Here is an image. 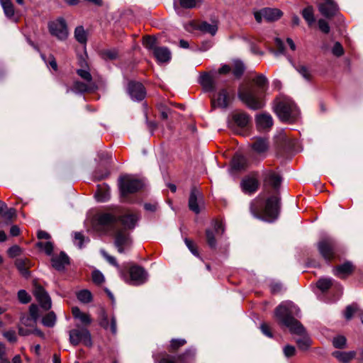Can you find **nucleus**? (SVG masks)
Instances as JSON below:
<instances>
[{"instance_id": "17", "label": "nucleus", "mask_w": 363, "mask_h": 363, "mask_svg": "<svg viewBox=\"0 0 363 363\" xmlns=\"http://www.w3.org/2000/svg\"><path fill=\"white\" fill-rule=\"evenodd\" d=\"M34 295L40 306L45 310H49L52 306L51 298L46 291L40 286H37Z\"/></svg>"}, {"instance_id": "28", "label": "nucleus", "mask_w": 363, "mask_h": 363, "mask_svg": "<svg viewBox=\"0 0 363 363\" xmlns=\"http://www.w3.org/2000/svg\"><path fill=\"white\" fill-rule=\"evenodd\" d=\"M256 123L259 128L266 129L273 125V120L271 115L262 113L256 116Z\"/></svg>"}, {"instance_id": "47", "label": "nucleus", "mask_w": 363, "mask_h": 363, "mask_svg": "<svg viewBox=\"0 0 363 363\" xmlns=\"http://www.w3.org/2000/svg\"><path fill=\"white\" fill-rule=\"evenodd\" d=\"M245 66L242 62L240 60H235L234 62L233 74L237 77H240L244 72Z\"/></svg>"}, {"instance_id": "40", "label": "nucleus", "mask_w": 363, "mask_h": 363, "mask_svg": "<svg viewBox=\"0 0 363 363\" xmlns=\"http://www.w3.org/2000/svg\"><path fill=\"white\" fill-rule=\"evenodd\" d=\"M334 280L332 278H321L317 282V287L322 291H327L333 286Z\"/></svg>"}, {"instance_id": "12", "label": "nucleus", "mask_w": 363, "mask_h": 363, "mask_svg": "<svg viewBox=\"0 0 363 363\" xmlns=\"http://www.w3.org/2000/svg\"><path fill=\"white\" fill-rule=\"evenodd\" d=\"M127 91L133 101H140L146 96V91L140 82H130L128 84Z\"/></svg>"}, {"instance_id": "30", "label": "nucleus", "mask_w": 363, "mask_h": 363, "mask_svg": "<svg viewBox=\"0 0 363 363\" xmlns=\"http://www.w3.org/2000/svg\"><path fill=\"white\" fill-rule=\"evenodd\" d=\"M198 29L203 33L210 34L213 36L218 31V24L216 22L209 23L206 21H203L198 26Z\"/></svg>"}, {"instance_id": "46", "label": "nucleus", "mask_w": 363, "mask_h": 363, "mask_svg": "<svg viewBox=\"0 0 363 363\" xmlns=\"http://www.w3.org/2000/svg\"><path fill=\"white\" fill-rule=\"evenodd\" d=\"M77 74L84 81L91 84H94L92 80V77L89 71L86 69H78L77 70Z\"/></svg>"}, {"instance_id": "44", "label": "nucleus", "mask_w": 363, "mask_h": 363, "mask_svg": "<svg viewBox=\"0 0 363 363\" xmlns=\"http://www.w3.org/2000/svg\"><path fill=\"white\" fill-rule=\"evenodd\" d=\"M195 355V350L192 349L187 350L182 355L179 357L181 363H191Z\"/></svg>"}, {"instance_id": "10", "label": "nucleus", "mask_w": 363, "mask_h": 363, "mask_svg": "<svg viewBox=\"0 0 363 363\" xmlns=\"http://www.w3.org/2000/svg\"><path fill=\"white\" fill-rule=\"evenodd\" d=\"M335 241L330 237H326L319 241L318 244L320 255L327 260L330 259L335 252Z\"/></svg>"}, {"instance_id": "56", "label": "nucleus", "mask_w": 363, "mask_h": 363, "mask_svg": "<svg viewBox=\"0 0 363 363\" xmlns=\"http://www.w3.org/2000/svg\"><path fill=\"white\" fill-rule=\"evenodd\" d=\"M332 52L337 57H340L344 54V49L340 43L336 42L334 44V46L332 49Z\"/></svg>"}, {"instance_id": "59", "label": "nucleus", "mask_w": 363, "mask_h": 363, "mask_svg": "<svg viewBox=\"0 0 363 363\" xmlns=\"http://www.w3.org/2000/svg\"><path fill=\"white\" fill-rule=\"evenodd\" d=\"M16 211L13 208H8L1 214V216L7 220H11L16 217Z\"/></svg>"}, {"instance_id": "1", "label": "nucleus", "mask_w": 363, "mask_h": 363, "mask_svg": "<svg viewBox=\"0 0 363 363\" xmlns=\"http://www.w3.org/2000/svg\"><path fill=\"white\" fill-rule=\"evenodd\" d=\"M269 87V81L264 74L256 75L252 83L241 84L238 97L251 110H259L265 106L264 95Z\"/></svg>"}, {"instance_id": "35", "label": "nucleus", "mask_w": 363, "mask_h": 363, "mask_svg": "<svg viewBox=\"0 0 363 363\" xmlns=\"http://www.w3.org/2000/svg\"><path fill=\"white\" fill-rule=\"evenodd\" d=\"M281 181L280 176L274 172H268L264 177V182L276 189L279 188Z\"/></svg>"}, {"instance_id": "23", "label": "nucleus", "mask_w": 363, "mask_h": 363, "mask_svg": "<svg viewBox=\"0 0 363 363\" xmlns=\"http://www.w3.org/2000/svg\"><path fill=\"white\" fill-rule=\"evenodd\" d=\"M152 54L160 63L169 62L172 57L171 51L167 47H157Z\"/></svg>"}, {"instance_id": "57", "label": "nucleus", "mask_w": 363, "mask_h": 363, "mask_svg": "<svg viewBox=\"0 0 363 363\" xmlns=\"http://www.w3.org/2000/svg\"><path fill=\"white\" fill-rule=\"evenodd\" d=\"M103 57L106 60H115L118 57V52L116 50H107L104 51Z\"/></svg>"}, {"instance_id": "39", "label": "nucleus", "mask_w": 363, "mask_h": 363, "mask_svg": "<svg viewBox=\"0 0 363 363\" xmlns=\"http://www.w3.org/2000/svg\"><path fill=\"white\" fill-rule=\"evenodd\" d=\"M30 334H35L42 339L45 338V334L39 329L36 328L35 326L33 329H25L23 327L19 328V335L21 336H28Z\"/></svg>"}, {"instance_id": "24", "label": "nucleus", "mask_w": 363, "mask_h": 363, "mask_svg": "<svg viewBox=\"0 0 363 363\" xmlns=\"http://www.w3.org/2000/svg\"><path fill=\"white\" fill-rule=\"evenodd\" d=\"M52 266L58 271L65 269V265L69 264V257L64 252H61L59 255L53 256L51 259Z\"/></svg>"}, {"instance_id": "60", "label": "nucleus", "mask_w": 363, "mask_h": 363, "mask_svg": "<svg viewBox=\"0 0 363 363\" xmlns=\"http://www.w3.org/2000/svg\"><path fill=\"white\" fill-rule=\"evenodd\" d=\"M38 321L39 318L38 308L36 305L32 304L29 307V314H28Z\"/></svg>"}, {"instance_id": "13", "label": "nucleus", "mask_w": 363, "mask_h": 363, "mask_svg": "<svg viewBox=\"0 0 363 363\" xmlns=\"http://www.w3.org/2000/svg\"><path fill=\"white\" fill-rule=\"evenodd\" d=\"M99 323L104 330H110L112 334L116 335L117 333L116 318L114 315H111L109 318L107 313L104 309L99 312Z\"/></svg>"}, {"instance_id": "49", "label": "nucleus", "mask_w": 363, "mask_h": 363, "mask_svg": "<svg viewBox=\"0 0 363 363\" xmlns=\"http://www.w3.org/2000/svg\"><path fill=\"white\" fill-rule=\"evenodd\" d=\"M36 245L41 250H44L45 252L48 255H51L53 251V245L51 242H39L36 244Z\"/></svg>"}, {"instance_id": "31", "label": "nucleus", "mask_w": 363, "mask_h": 363, "mask_svg": "<svg viewBox=\"0 0 363 363\" xmlns=\"http://www.w3.org/2000/svg\"><path fill=\"white\" fill-rule=\"evenodd\" d=\"M233 121L238 126L245 128L250 123V117L246 113L240 112L233 115Z\"/></svg>"}, {"instance_id": "62", "label": "nucleus", "mask_w": 363, "mask_h": 363, "mask_svg": "<svg viewBox=\"0 0 363 363\" xmlns=\"http://www.w3.org/2000/svg\"><path fill=\"white\" fill-rule=\"evenodd\" d=\"M357 311V307L355 306L351 305L347 306L345 311V318L347 320H350L352 318L353 314Z\"/></svg>"}, {"instance_id": "26", "label": "nucleus", "mask_w": 363, "mask_h": 363, "mask_svg": "<svg viewBox=\"0 0 363 363\" xmlns=\"http://www.w3.org/2000/svg\"><path fill=\"white\" fill-rule=\"evenodd\" d=\"M262 13L264 19L268 22L277 21L283 14L281 10L274 8H264L262 9Z\"/></svg>"}, {"instance_id": "19", "label": "nucleus", "mask_w": 363, "mask_h": 363, "mask_svg": "<svg viewBox=\"0 0 363 363\" xmlns=\"http://www.w3.org/2000/svg\"><path fill=\"white\" fill-rule=\"evenodd\" d=\"M199 82L206 92H213L216 89L215 81L213 77L207 72L200 74Z\"/></svg>"}, {"instance_id": "64", "label": "nucleus", "mask_w": 363, "mask_h": 363, "mask_svg": "<svg viewBox=\"0 0 363 363\" xmlns=\"http://www.w3.org/2000/svg\"><path fill=\"white\" fill-rule=\"evenodd\" d=\"M21 253V248L18 245H13L8 250V254L11 257H15Z\"/></svg>"}, {"instance_id": "36", "label": "nucleus", "mask_w": 363, "mask_h": 363, "mask_svg": "<svg viewBox=\"0 0 363 363\" xmlns=\"http://www.w3.org/2000/svg\"><path fill=\"white\" fill-rule=\"evenodd\" d=\"M74 318L79 320L84 324H90L91 320L88 314L82 313L78 307H73L72 309Z\"/></svg>"}, {"instance_id": "51", "label": "nucleus", "mask_w": 363, "mask_h": 363, "mask_svg": "<svg viewBox=\"0 0 363 363\" xmlns=\"http://www.w3.org/2000/svg\"><path fill=\"white\" fill-rule=\"evenodd\" d=\"M74 244L79 248H82L83 247L84 242H87L89 241V238L85 239L84 235L82 233H78V232L74 233Z\"/></svg>"}, {"instance_id": "20", "label": "nucleus", "mask_w": 363, "mask_h": 363, "mask_svg": "<svg viewBox=\"0 0 363 363\" xmlns=\"http://www.w3.org/2000/svg\"><path fill=\"white\" fill-rule=\"evenodd\" d=\"M138 220L139 216L137 214L131 213L124 216L120 214L119 223L123 225V230H132L136 226Z\"/></svg>"}, {"instance_id": "45", "label": "nucleus", "mask_w": 363, "mask_h": 363, "mask_svg": "<svg viewBox=\"0 0 363 363\" xmlns=\"http://www.w3.org/2000/svg\"><path fill=\"white\" fill-rule=\"evenodd\" d=\"M77 296L79 301L84 303H89L92 298L91 294L88 290H82L79 291L77 294Z\"/></svg>"}, {"instance_id": "9", "label": "nucleus", "mask_w": 363, "mask_h": 363, "mask_svg": "<svg viewBox=\"0 0 363 363\" xmlns=\"http://www.w3.org/2000/svg\"><path fill=\"white\" fill-rule=\"evenodd\" d=\"M69 335V342L74 346L81 342L89 347L92 345L91 334L89 331L84 328L71 330Z\"/></svg>"}, {"instance_id": "54", "label": "nucleus", "mask_w": 363, "mask_h": 363, "mask_svg": "<svg viewBox=\"0 0 363 363\" xmlns=\"http://www.w3.org/2000/svg\"><path fill=\"white\" fill-rule=\"evenodd\" d=\"M206 234L208 245L211 248H215L216 247V240L213 232L211 230H206Z\"/></svg>"}, {"instance_id": "6", "label": "nucleus", "mask_w": 363, "mask_h": 363, "mask_svg": "<svg viewBox=\"0 0 363 363\" xmlns=\"http://www.w3.org/2000/svg\"><path fill=\"white\" fill-rule=\"evenodd\" d=\"M118 186L121 196L125 197L141 189L144 186V183L141 179L130 175H125L120 177Z\"/></svg>"}, {"instance_id": "53", "label": "nucleus", "mask_w": 363, "mask_h": 363, "mask_svg": "<svg viewBox=\"0 0 363 363\" xmlns=\"http://www.w3.org/2000/svg\"><path fill=\"white\" fill-rule=\"evenodd\" d=\"M101 254L104 257V259L111 265L119 269V265L116 259V258L111 255H109L104 250H101Z\"/></svg>"}, {"instance_id": "34", "label": "nucleus", "mask_w": 363, "mask_h": 363, "mask_svg": "<svg viewBox=\"0 0 363 363\" xmlns=\"http://www.w3.org/2000/svg\"><path fill=\"white\" fill-rule=\"evenodd\" d=\"M37 323V320L28 315V314H23L21 316L20 324L18 328L23 327L25 329H33Z\"/></svg>"}, {"instance_id": "8", "label": "nucleus", "mask_w": 363, "mask_h": 363, "mask_svg": "<svg viewBox=\"0 0 363 363\" xmlns=\"http://www.w3.org/2000/svg\"><path fill=\"white\" fill-rule=\"evenodd\" d=\"M114 233V246L120 254L128 252L133 245L130 234L125 230L118 229Z\"/></svg>"}, {"instance_id": "22", "label": "nucleus", "mask_w": 363, "mask_h": 363, "mask_svg": "<svg viewBox=\"0 0 363 363\" xmlns=\"http://www.w3.org/2000/svg\"><path fill=\"white\" fill-rule=\"evenodd\" d=\"M259 186V182L254 177H246L242 180L241 187L245 194H252L255 192Z\"/></svg>"}, {"instance_id": "41", "label": "nucleus", "mask_w": 363, "mask_h": 363, "mask_svg": "<svg viewBox=\"0 0 363 363\" xmlns=\"http://www.w3.org/2000/svg\"><path fill=\"white\" fill-rule=\"evenodd\" d=\"M302 16L309 26L312 25L315 22L313 9L311 6L305 8L302 11Z\"/></svg>"}, {"instance_id": "27", "label": "nucleus", "mask_w": 363, "mask_h": 363, "mask_svg": "<svg viewBox=\"0 0 363 363\" xmlns=\"http://www.w3.org/2000/svg\"><path fill=\"white\" fill-rule=\"evenodd\" d=\"M353 270L352 264L350 262H346L342 264L337 266L333 269V273L335 276L340 278H345Z\"/></svg>"}, {"instance_id": "14", "label": "nucleus", "mask_w": 363, "mask_h": 363, "mask_svg": "<svg viewBox=\"0 0 363 363\" xmlns=\"http://www.w3.org/2000/svg\"><path fill=\"white\" fill-rule=\"evenodd\" d=\"M228 92L226 89H222L218 92L211 96V105L213 108H226L228 106Z\"/></svg>"}, {"instance_id": "63", "label": "nucleus", "mask_w": 363, "mask_h": 363, "mask_svg": "<svg viewBox=\"0 0 363 363\" xmlns=\"http://www.w3.org/2000/svg\"><path fill=\"white\" fill-rule=\"evenodd\" d=\"M213 229L217 234H223L224 232V226L222 220H216L213 223Z\"/></svg>"}, {"instance_id": "43", "label": "nucleus", "mask_w": 363, "mask_h": 363, "mask_svg": "<svg viewBox=\"0 0 363 363\" xmlns=\"http://www.w3.org/2000/svg\"><path fill=\"white\" fill-rule=\"evenodd\" d=\"M143 45L152 52L158 47L157 46V39L151 36H147L143 39Z\"/></svg>"}, {"instance_id": "58", "label": "nucleus", "mask_w": 363, "mask_h": 363, "mask_svg": "<svg viewBox=\"0 0 363 363\" xmlns=\"http://www.w3.org/2000/svg\"><path fill=\"white\" fill-rule=\"evenodd\" d=\"M186 341L184 339H172L171 340L170 347L175 350L180 347L181 346H183L185 345Z\"/></svg>"}, {"instance_id": "61", "label": "nucleus", "mask_w": 363, "mask_h": 363, "mask_svg": "<svg viewBox=\"0 0 363 363\" xmlns=\"http://www.w3.org/2000/svg\"><path fill=\"white\" fill-rule=\"evenodd\" d=\"M319 29L324 33H328L330 32V26L328 22L324 19L318 20Z\"/></svg>"}, {"instance_id": "16", "label": "nucleus", "mask_w": 363, "mask_h": 363, "mask_svg": "<svg viewBox=\"0 0 363 363\" xmlns=\"http://www.w3.org/2000/svg\"><path fill=\"white\" fill-rule=\"evenodd\" d=\"M202 204V194L196 189H192L189 199V207L190 210L198 214L200 213V206Z\"/></svg>"}, {"instance_id": "7", "label": "nucleus", "mask_w": 363, "mask_h": 363, "mask_svg": "<svg viewBox=\"0 0 363 363\" xmlns=\"http://www.w3.org/2000/svg\"><path fill=\"white\" fill-rule=\"evenodd\" d=\"M50 33L57 40L64 41L69 35V30L66 21L62 17L50 21L48 25Z\"/></svg>"}, {"instance_id": "15", "label": "nucleus", "mask_w": 363, "mask_h": 363, "mask_svg": "<svg viewBox=\"0 0 363 363\" xmlns=\"http://www.w3.org/2000/svg\"><path fill=\"white\" fill-rule=\"evenodd\" d=\"M318 10L325 18H332L337 14L339 7L335 1H328L320 3Z\"/></svg>"}, {"instance_id": "11", "label": "nucleus", "mask_w": 363, "mask_h": 363, "mask_svg": "<svg viewBox=\"0 0 363 363\" xmlns=\"http://www.w3.org/2000/svg\"><path fill=\"white\" fill-rule=\"evenodd\" d=\"M130 279L128 281V284L134 286H139L147 280V273L142 267L139 266H133L130 267Z\"/></svg>"}, {"instance_id": "4", "label": "nucleus", "mask_w": 363, "mask_h": 363, "mask_svg": "<svg viewBox=\"0 0 363 363\" xmlns=\"http://www.w3.org/2000/svg\"><path fill=\"white\" fill-rule=\"evenodd\" d=\"M274 110L279 118L284 122L296 121L300 115L298 108L291 99L284 96L275 100Z\"/></svg>"}, {"instance_id": "37", "label": "nucleus", "mask_w": 363, "mask_h": 363, "mask_svg": "<svg viewBox=\"0 0 363 363\" xmlns=\"http://www.w3.org/2000/svg\"><path fill=\"white\" fill-rule=\"evenodd\" d=\"M295 69L298 74L308 82L312 79V74L310 69L303 65H297L294 66Z\"/></svg>"}, {"instance_id": "2", "label": "nucleus", "mask_w": 363, "mask_h": 363, "mask_svg": "<svg viewBox=\"0 0 363 363\" xmlns=\"http://www.w3.org/2000/svg\"><path fill=\"white\" fill-rule=\"evenodd\" d=\"M300 310L291 301L281 303L275 310V315L284 325L287 327L291 333L301 335L296 342L298 347L303 350H307L310 345L309 337L305 335V329L303 325L295 319L298 316Z\"/></svg>"}, {"instance_id": "38", "label": "nucleus", "mask_w": 363, "mask_h": 363, "mask_svg": "<svg viewBox=\"0 0 363 363\" xmlns=\"http://www.w3.org/2000/svg\"><path fill=\"white\" fill-rule=\"evenodd\" d=\"M74 38L77 42L81 44H86L87 41V34L83 26H77L74 30Z\"/></svg>"}, {"instance_id": "5", "label": "nucleus", "mask_w": 363, "mask_h": 363, "mask_svg": "<svg viewBox=\"0 0 363 363\" xmlns=\"http://www.w3.org/2000/svg\"><path fill=\"white\" fill-rule=\"evenodd\" d=\"M119 219L120 213L118 211H104L94 216L93 223L98 230L115 232L118 229Z\"/></svg>"}, {"instance_id": "33", "label": "nucleus", "mask_w": 363, "mask_h": 363, "mask_svg": "<svg viewBox=\"0 0 363 363\" xmlns=\"http://www.w3.org/2000/svg\"><path fill=\"white\" fill-rule=\"evenodd\" d=\"M231 166L236 171L245 169L247 166V160L244 156L237 154L232 160Z\"/></svg>"}, {"instance_id": "32", "label": "nucleus", "mask_w": 363, "mask_h": 363, "mask_svg": "<svg viewBox=\"0 0 363 363\" xmlns=\"http://www.w3.org/2000/svg\"><path fill=\"white\" fill-rule=\"evenodd\" d=\"M333 356L335 357L341 363H348L350 360L354 358L356 352L354 351L341 352L335 351L332 353Z\"/></svg>"}, {"instance_id": "29", "label": "nucleus", "mask_w": 363, "mask_h": 363, "mask_svg": "<svg viewBox=\"0 0 363 363\" xmlns=\"http://www.w3.org/2000/svg\"><path fill=\"white\" fill-rule=\"evenodd\" d=\"M251 147L256 153L260 155L267 151L269 144L266 139L258 138L252 143Z\"/></svg>"}, {"instance_id": "50", "label": "nucleus", "mask_w": 363, "mask_h": 363, "mask_svg": "<svg viewBox=\"0 0 363 363\" xmlns=\"http://www.w3.org/2000/svg\"><path fill=\"white\" fill-rule=\"evenodd\" d=\"M203 0H179V4L184 9H192L201 4Z\"/></svg>"}, {"instance_id": "55", "label": "nucleus", "mask_w": 363, "mask_h": 363, "mask_svg": "<svg viewBox=\"0 0 363 363\" xmlns=\"http://www.w3.org/2000/svg\"><path fill=\"white\" fill-rule=\"evenodd\" d=\"M18 298L22 303H28L30 301V296L25 290H20L18 292Z\"/></svg>"}, {"instance_id": "25", "label": "nucleus", "mask_w": 363, "mask_h": 363, "mask_svg": "<svg viewBox=\"0 0 363 363\" xmlns=\"http://www.w3.org/2000/svg\"><path fill=\"white\" fill-rule=\"evenodd\" d=\"M15 266L23 277L28 279L30 276L28 269L31 267V262L28 259H16Z\"/></svg>"}, {"instance_id": "3", "label": "nucleus", "mask_w": 363, "mask_h": 363, "mask_svg": "<svg viewBox=\"0 0 363 363\" xmlns=\"http://www.w3.org/2000/svg\"><path fill=\"white\" fill-rule=\"evenodd\" d=\"M280 203L277 196L269 197L264 207V199L260 196L253 199L250 204V211L252 216L269 223L275 221L279 214Z\"/></svg>"}, {"instance_id": "21", "label": "nucleus", "mask_w": 363, "mask_h": 363, "mask_svg": "<svg viewBox=\"0 0 363 363\" xmlns=\"http://www.w3.org/2000/svg\"><path fill=\"white\" fill-rule=\"evenodd\" d=\"M94 88V84H91L86 82H80V81H74L72 88H68L67 89V93L69 91L77 94H82L84 92L89 91Z\"/></svg>"}, {"instance_id": "18", "label": "nucleus", "mask_w": 363, "mask_h": 363, "mask_svg": "<svg viewBox=\"0 0 363 363\" xmlns=\"http://www.w3.org/2000/svg\"><path fill=\"white\" fill-rule=\"evenodd\" d=\"M0 4L3 9L4 15L7 18L14 23L18 21V16L14 9V6L11 0H0Z\"/></svg>"}, {"instance_id": "52", "label": "nucleus", "mask_w": 363, "mask_h": 363, "mask_svg": "<svg viewBox=\"0 0 363 363\" xmlns=\"http://www.w3.org/2000/svg\"><path fill=\"white\" fill-rule=\"evenodd\" d=\"M91 277L94 283H95L96 284H101L105 280L104 274L99 270L97 269L93 271Z\"/></svg>"}, {"instance_id": "48", "label": "nucleus", "mask_w": 363, "mask_h": 363, "mask_svg": "<svg viewBox=\"0 0 363 363\" xmlns=\"http://www.w3.org/2000/svg\"><path fill=\"white\" fill-rule=\"evenodd\" d=\"M347 340L345 337L342 335H338L333 338V345L335 347L342 349L346 346Z\"/></svg>"}, {"instance_id": "42", "label": "nucleus", "mask_w": 363, "mask_h": 363, "mask_svg": "<svg viewBox=\"0 0 363 363\" xmlns=\"http://www.w3.org/2000/svg\"><path fill=\"white\" fill-rule=\"evenodd\" d=\"M56 315L53 311L48 313L43 318L42 323L43 325L52 328L55 325Z\"/></svg>"}]
</instances>
